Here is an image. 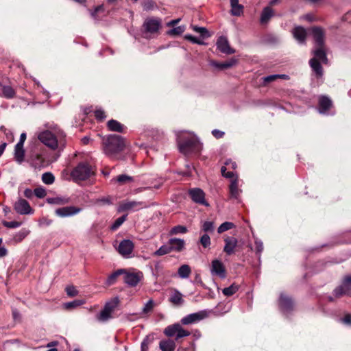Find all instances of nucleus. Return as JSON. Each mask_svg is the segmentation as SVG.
<instances>
[{
	"mask_svg": "<svg viewBox=\"0 0 351 351\" xmlns=\"http://www.w3.org/2000/svg\"><path fill=\"white\" fill-rule=\"evenodd\" d=\"M134 248V244L131 240L123 239L120 242L117 251L123 257L128 258L132 256Z\"/></svg>",
	"mask_w": 351,
	"mask_h": 351,
	"instance_id": "nucleus-9",
	"label": "nucleus"
},
{
	"mask_svg": "<svg viewBox=\"0 0 351 351\" xmlns=\"http://www.w3.org/2000/svg\"><path fill=\"white\" fill-rule=\"evenodd\" d=\"M47 203L50 204H56V205H65L69 204L71 202L69 197H49L47 199Z\"/></svg>",
	"mask_w": 351,
	"mask_h": 351,
	"instance_id": "nucleus-30",
	"label": "nucleus"
},
{
	"mask_svg": "<svg viewBox=\"0 0 351 351\" xmlns=\"http://www.w3.org/2000/svg\"><path fill=\"white\" fill-rule=\"evenodd\" d=\"M238 290H239V286L236 285L235 284H232L230 287L224 288L222 290V293L226 296H231L233 294H234Z\"/></svg>",
	"mask_w": 351,
	"mask_h": 351,
	"instance_id": "nucleus-41",
	"label": "nucleus"
},
{
	"mask_svg": "<svg viewBox=\"0 0 351 351\" xmlns=\"http://www.w3.org/2000/svg\"><path fill=\"white\" fill-rule=\"evenodd\" d=\"M210 271L213 275L218 276L221 278L226 277L225 267L222 262L217 259L212 261Z\"/></svg>",
	"mask_w": 351,
	"mask_h": 351,
	"instance_id": "nucleus-16",
	"label": "nucleus"
},
{
	"mask_svg": "<svg viewBox=\"0 0 351 351\" xmlns=\"http://www.w3.org/2000/svg\"><path fill=\"white\" fill-rule=\"evenodd\" d=\"M14 210L20 215H29L34 213L29 204L24 199H19L14 204Z\"/></svg>",
	"mask_w": 351,
	"mask_h": 351,
	"instance_id": "nucleus-13",
	"label": "nucleus"
},
{
	"mask_svg": "<svg viewBox=\"0 0 351 351\" xmlns=\"http://www.w3.org/2000/svg\"><path fill=\"white\" fill-rule=\"evenodd\" d=\"M151 342V340L149 339V337H147L144 339V340L141 343V351H148L149 349V345Z\"/></svg>",
	"mask_w": 351,
	"mask_h": 351,
	"instance_id": "nucleus-57",
	"label": "nucleus"
},
{
	"mask_svg": "<svg viewBox=\"0 0 351 351\" xmlns=\"http://www.w3.org/2000/svg\"><path fill=\"white\" fill-rule=\"evenodd\" d=\"M309 64L315 72L317 77H321L323 75V68L321 64L317 61L315 58H313L309 60Z\"/></svg>",
	"mask_w": 351,
	"mask_h": 351,
	"instance_id": "nucleus-28",
	"label": "nucleus"
},
{
	"mask_svg": "<svg viewBox=\"0 0 351 351\" xmlns=\"http://www.w3.org/2000/svg\"><path fill=\"white\" fill-rule=\"evenodd\" d=\"M168 244L171 246L172 252H180L184 249L185 241L182 239L171 238L168 241Z\"/></svg>",
	"mask_w": 351,
	"mask_h": 351,
	"instance_id": "nucleus-22",
	"label": "nucleus"
},
{
	"mask_svg": "<svg viewBox=\"0 0 351 351\" xmlns=\"http://www.w3.org/2000/svg\"><path fill=\"white\" fill-rule=\"evenodd\" d=\"M42 181L46 184H51L55 181V177L51 172H46L42 175Z\"/></svg>",
	"mask_w": 351,
	"mask_h": 351,
	"instance_id": "nucleus-44",
	"label": "nucleus"
},
{
	"mask_svg": "<svg viewBox=\"0 0 351 351\" xmlns=\"http://www.w3.org/2000/svg\"><path fill=\"white\" fill-rule=\"evenodd\" d=\"M170 292L169 301L174 306H182L184 302L182 293L176 289H171Z\"/></svg>",
	"mask_w": 351,
	"mask_h": 351,
	"instance_id": "nucleus-18",
	"label": "nucleus"
},
{
	"mask_svg": "<svg viewBox=\"0 0 351 351\" xmlns=\"http://www.w3.org/2000/svg\"><path fill=\"white\" fill-rule=\"evenodd\" d=\"M107 125L110 131L123 132V125L116 120L111 119L108 121Z\"/></svg>",
	"mask_w": 351,
	"mask_h": 351,
	"instance_id": "nucleus-33",
	"label": "nucleus"
},
{
	"mask_svg": "<svg viewBox=\"0 0 351 351\" xmlns=\"http://www.w3.org/2000/svg\"><path fill=\"white\" fill-rule=\"evenodd\" d=\"M292 34L294 38L297 40L298 43L301 44H304L306 43L307 34L306 29L304 27L301 26L295 27L293 29Z\"/></svg>",
	"mask_w": 351,
	"mask_h": 351,
	"instance_id": "nucleus-21",
	"label": "nucleus"
},
{
	"mask_svg": "<svg viewBox=\"0 0 351 351\" xmlns=\"http://www.w3.org/2000/svg\"><path fill=\"white\" fill-rule=\"evenodd\" d=\"M0 97H4L5 99H13L16 96L15 90L10 86L3 85L1 83L0 84Z\"/></svg>",
	"mask_w": 351,
	"mask_h": 351,
	"instance_id": "nucleus-25",
	"label": "nucleus"
},
{
	"mask_svg": "<svg viewBox=\"0 0 351 351\" xmlns=\"http://www.w3.org/2000/svg\"><path fill=\"white\" fill-rule=\"evenodd\" d=\"M66 294L70 297L76 296L78 294V291L74 286H68L65 289Z\"/></svg>",
	"mask_w": 351,
	"mask_h": 351,
	"instance_id": "nucleus-54",
	"label": "nucleus"
},
{
	"mask_svg": "<svg viewBox=\"0 0 351 351\" xmlns=\"http://www.w3.org/2000/svg\"><path fill=\"white\" fill-rule=\"evenodd\" d=\"M94 169L87 162L79 163L71 171V176L75 182L86 180L93 176Z\"/></svg>",
	"mask_w": 351,
	"mask_h": 351,
	"instance_id": "nucleus-3",
	"label": "nucleus"
},
{
	"mask_svg": "<svg viewBox=\"0 0 351 351\" xmlns=\"http://www.w3.org/2000/svg\"><path fill=\"white\" fill-rule=\"evenodd\" d=\"M154 306V302L152 299H150L143 308V313L146 314L151 312L153 310Z\"/></svg>",
	"mask_w": 351,
	"mask_h": 351,
	"instance_id": "nucleus-51",
	"label": "nucleus"
},
{
	"mask_svg": "<svg viewBox=\"0 0 351 351\" xmlns=\"http://www.w3.org/2000/svg\"><path fill=\"white\" fill-rule=\"evenodd\" d=\"M24 156L25 150L23 146H18V145H16L14 147V158L16 161L21 164L24 160Z\"/></svg>",
	"mask_w": 351,
	"mask_h": 351,
	"instance_id": "nucleus-35",
	"label": "nucleus"
},
{
	"mask_svg": "<svg viewBox=\"0 0 351 351\" xmlns=\"http://www.w3.org/2000/svg\"><path fill=\"white\" fill-rule=\"evenodd\" d=\"M127 215H123L115 220V221L112 224L110 229L112 230H116L118 229L123 223L126 220Z\"/></svg>",
	"mask_w": 351,
	"mask_h": 351,
	"instance_id": "nucleus-47",
	"label": "nucleus"
},
{
	"mask_svg": "<svg viewBox=\"0 0 351 351\" xmlns=\"http://www.w3.org/2000/svg\"><path fill=\"white\" fill-rule=\"evenodd\" d=\"M95 116L99 121H103L106 119V116L105 112L101 109H97L95 111Z\"/></svg>",
	"mask_w": 351,
	"mask_h": 351,
	"instance_id": "nucleus-56",
	"label": "nucleus"
},
{
	"mask_svg": "<svg viewBox=\"0 0 351 351\" xmlns=\"http://www.w3.org/2000/svg\"><path fill=\"white\" fill-rule=\"evenodd\" d=\"M185 30L184 26H178L167 32V34L170 36H176L182 34Z\"/></svg>",
	"mask_w": 351,
	"mask_h": 351,
	"instance_id": "nucleus-49",
	"label": "nucleus"
},
{
	"mask_svg": "<svg viewBox=\"0 0 351 351\" xmlns=\"http://www.w3.org/2000/svg\"><path fill=\"white\" fill-rule=\"evenodd\" d=\"M312 53L314 55L313 58H315L317 61L319 60L324 64L328 63L325 46L315 47V49L312 51Z\"/></svg>",
	"mask_w": 351,
	"mask_h": 351,
	"instance_id": "nucleus-24",
	"label": "nucleus"
},
{
	"mask_svg": "<svg viewBox=\"0 0 351 351\" xmlns=\"http://www.w3.org/2000/svg\"><path fill=\"white\" fill-rule=\"evenodd\" d=\"M202 230L204 233L213 232L214 230V223L212 221H204L202 226Z\"/></svg>",
	"mask_w": 351,
	"mask_h": 351,
	"instance_id": "nucleus-48",
	"label": "nucleus"
},
{
	"mask_svg": "<svg viewBox=\"0 0 351 351\" xmlns=\"http://www.w3.org/2000/svg\"><path fill=\"white\" fill-rule=\"evenodd\" d=\"M184 38L193 43H197V44H199V45L203 44V42L201 41L199 38H197L191 34L185 35Z\"/></svg>",
	"mask_w": 351,
	"mask_h": 351,
	"instance_id": "nucleus-58",
	"label": "nucleus"
},
{
	"mask_svg": "<svg viewBox=\"0 0 351 351\" xmlns=\"http://www.w3.org/2000/svg\"><path fill=\"white\" fill-rule=\"evenodd\" d=\"M333 294L337 298H340L343 295H351V285L349 283H346V280L343 278L342 283L340 286L337 287L333 291Z\"/></svg>",
	"mask_w": 351,
	"mask_h": 351,
	"instance_id": "nucleus-17",
	"label": "nucleus"
},
{
	"mask_svg": "<svg viewBox=\"0 0 351 351\" xmlns=\"http://www.w3.org/2000/svg\"><path fill=\"white\" fill-rule=\"evenodd\" d=\"M199 243L204 248L209 247L211 244L209 235L207 233L203 234L199 239Z\"/></svg>",
	"mask_w": 351,
	"mask_h": 351,
	"instance_id": "nucleus-45",
	"label": "nucleus"
},
{
	"mask_svg": "<svg viewBox=\"0 0 351 351\" xmlns=\"http://www.w3.org/2000/svg\"><path fill=\"white\" fill-rule=\"evenodd\" d=\"M123 272H124V269H119L114 271V273H112L111 275H110L106 280V285L110 286L114 284L117 277L119 276L120 275H122Z\"/></svg>",
	"mask_w": 351,
	"mask_h": 351,
	"instance_id": "nucleus-36",
	"label": "nucleus"
},
{
	"mask_svg": "<svg viewBox=\"0 0 351 351\" xmlns=\"http://www.w3.org/2000/svg\"><path fill=\"white\" fill-rule=\"evenodd\" d=\"M123 281L130 287H136L138 283L143 278V274L140 271H136L134 269H124Z\"/></svg>",
	"mask_w": 351,
	"mask_h": 351,
	"instance_id": "nucleus-6",
	"label": "nucleus"
},
{
	"mask_svg": "<svg viewBox=\"0 0 351 351\" xmlns=\"http://www.w3.org/2000/svg\"><path fill=\"white\" fill-rule=\"evenodd\" d=\"M119 304L118 298L107 302L104 308L97 315V319L99 322H105L112 317V313Z\"/></svg>",
	"mask_w": 351,
	"mask_h": 351,
	"instance_id": "nucleus-7",
	"label": "nucleus"
},
{
	"mask_svg": "<svg viewBox=\"0 0 351 351\" xmlns=\"http://www.w3.org/2000/svg\"><path fill=\"white\" fill-rule=\"evenodd\" d=\"M225 245L223 247V252L227 255H231L234 253V250L238 244V241L235 237H227L224 239Z\"/></svg>",
	"mask_w": 351,
	"mask_h": 351,
	"instance_id": "nucleus-20",
	"label": "nucleus"
},
{
	"mask_svg": "<svg viewBox=\"0 0 351 351\" xmlns=\"http://www.w3.org/2000/svg\"><path fill=\"white\" fill-rule=\"evenodd\" d=\"M147 207V205L143 202L128 201L122 202L119 206L118 211L138 210Z\"/></svg>",
	"mask_w": 351,
	"mask_h": 351,
	"instance_id": "nucleus-12",
	"label": "nucleus"
},
{
	"mask_svg": "<svg viewBox=\"0 0 351 351\" xmlns=\"http://www.w3.org/2000/svg\"><path fill=\"white\" fill-rule=\"evenodd\" d=\"M103 10V6L102 5H99V6L96 7L95 8V10L91 12L92 17L94 18V19H96L97 18V12H99L100 10Z\"/></svg>",
	"mask_w": 351,
	"mask_h": 351,
	"instance_id": "nucleus-63",
	"label": "nucleus"
},
{
	"mask_svg": "<svg viewBox=\"0 0 351 351\" xmlns=\"http://www.w3.org/2000/svg\"><path fill=\"white\" fill-rule=\"evenodd\" d=\"M234 224L232 222L226 221L221 223L217 229V232L219 234H221L225 231L229 230L233 228H234Z\"/></svg>",
	"mask_w": 351,
	"mask_h": 351,
	"instance_id": "nucleus-42",
	"label": "nucleus"
},
{
	"mask_svg": "<svg viewBox=\"0 0 351 351\" xmlns=\"http://www.w3.org/2000/svg\"><path fill=\"white\" fill-rule=\"evenodd\" d=\"M192 29L195 32L199 33L200 34V36L202 37V38H206L210 37V34H209L208 31L206 29V28H205V27L193 25Z\"/></svg>",
	"mask_w": 351,
	"mask_h": 351,
	"instance_id": "nucleus-43",
	"label": "nucleus"
},
{
	"mask_svg": "<svg viewBox=\"0 0 351 351\" xmlns=\"http://www.w3.org/2000/svg\"><path fill=\"white\" fill-rule=\"evenodd\" d=\"M34 195L38 198H43L46 196L47 192L43 187H37L34 191Z\"/></svg>",
	"mask_w": 351,
	"mask_h": 351,
	"instance_id": "nucleus-52",
	"label": "nucleus"
},
{
	"mask_svg": "<svg viewBox=\"0 0 351 351\" xmlns=\"http://www.w3.org/2000/svg\"><path fill=\"white\" fill-rule=\"evenodd\" d=\"M188 231L187 228L184 226H176L169 231V235H176L179 234H185Z\"/></svg>",
	"mask_w": 351,
	"mask_h": 351,
	"instance_id": "nucleus-38",
	"label": "nucleus"
},
{
	"mask_svg": "<svg viewBox=\"0 0 351 351\" xmlns=\"http://www.w3.org/2000/svg\"><path fill=\"white\" fill-rule=\"evenodd\" d=\"M212 134L217 138H221L223 136L224 132L215 129L212 131Z\"/></svg>",
	"mask_w": 351,
	"mask_h": 351,
	"instance_id": "nucleus-62",
	"label": "nucleus"
},
{
	"mask_svg": "<svg viewBox=\"0 0 351 351\" xmlns=\"http://www.w3.org/2000/svg\"><path fill=\"white\" fill-rule=\"evenodd\" d=\"M289 76L285 74H274L263 77V84L266 85L278 79L289 80Z\"/></svg>",
	"mask_w": 351,
	"mask_h": 351,
	"instance_id": "nucleus-31",
	"label": "nucleus"
},
{
	"mask_svg": "<svg viewBox=\"0 0 351 351\" xmlns=\"http://www.w3.org/2000/svg\"><path fill=\"white\" fill-rule=\"evenodd\" d=\"M191 273V268L189 265H182L178 269V274L180 278H187Z\"/></svg>",
	"mask_w": 351,
	"mask_h": 351,
	"instance_id": "nucleus-32",
	"label": "nucleus"
},
{
	"mask_svg": "<svg viewBox=\"0 0 351 351\" xmlns=\"http://www.w3.org/2000/svg\"><path fill=\"white\" fill-rule=\"evenodd\" d=\"M319 111L320 113H324L332 106L331 99L326 96H322L319 99Z\"/></svg>",
	"mask_w": 351,
	"mask_h": 351,
	"instance_id": "nucleus-27",
	"label": "nucleus"
},
{
	"mask_svg": "<svg viewBox=\"0 0 351 351\" xmlns=\"http://www.w3.org/2000/svg\"><path fill=\"white\" fill-rule=\"evenodd\" d=\"M280 307L283 311H290L293 309V302L291 298L281 294L279 299Z\"/></svg>",
	"mask_w": 351,
	"mask_h": 351,
	"instance_id": "nucleus-23",
	"label": "nucleus"
},
{
	"mask_svg": "<svg viewBox=\"0 0 351 351\" xmlns=\"http://www.w3.org/2000/svg\"><path fill=\"white\" fill-rule=\"evenodd\" d=\"M341 321L346 324H351V315H346L345 317L341 319Z\"/></svg>",
	"mask_w": 351,
	"mask_h": 351,
	"instance_id": "nucleus-64",
	"label": "nucleus"
},
{
	"mask_svg": "<svg viewBox=\"0 0 351 351\" xmlns=\"http://www.w3.org/2000/svg\"><path fill=\"white\" fill-rule=\"evenodd\" d=\"M3 225L5 227L9 228H16L19 227L21 225V222L18 221H3Z\"/></svg>",
	"mask_w": 351,
	"mask_h": 351,
	"instance_id": "nucleus-55",
	"label": "nucleus"
},
{
	"mask_svg": "<svg viewBox=\"0 0 351 351\" xmlns=\"http://www.w3.org/2000/svg\"><path fill=\"white\" fill-rule=\"evenodd\" d=\"M171 252H172V250L171 249V246L167 243L166 245H163L161 247H160V248L154 253V256H163V255L167 254Z\"/></svg>",
	"mask_w": 351,
	"mask_h": 351,
	"instance_id": "nucleus-39",
	"label": "nucleus"
},
{
	"mask_svg": "<svg viewBox=\"0 0 351 351\" xmlns=\"http://www.w3.org/2000/svg\"><path fill=\"white\" fill-rule=\"evenodd\" d=\"M154 3L152 0H147L144 3L143 8L146 10H150L154 8Z\"/></svg>",
	"mask_w": 351,
	"mask_h": 351,
	"instance_id": "nucleus-61",
	"label": "nucleus"
},
{
	"mask_svg": "<svg viewBox=\"0 0 351 351\" xmlns=\"http://www.w3.org/2000/svg\"><path fill=\"white\" fill-rule=\"evenodd\" d=\"M243 12V6L241 4L231 6V14L233 16H240Z\"/></svg>",
	"mask_w": 351,
	"mask_h": 351,
	"instance_id": "nucleus-50",
	"label": "nucleus"
},
{
	"mask_svg": "<svg viewBox=\"0 0 351 351\" xmlns=\"http://www.w3.org/2000/svg\"><path fill=\"white\" fill-rule=\"evenodd\" d=\"M38 138L50 149L53 150L58 149V143L57 138L49 130L43 131L38 134Z\"/></svg>",
	"mask_w": 351,
	"mask_h": 351,
	"instance_id": "nucleus-8",
	"label": "nucleus"
},
{
	"mask_svg": "<svg viewBox=\"0 0 351 351\" xmlns=\"http://www.w3.org/2000/svg\"><path fill=\"white\" fill-rule=\"evenodd\" d=\"M274 16V11L270 7H266L263 9L261 16V23H266Z\"/></svg>",
	"mask_w": 351,
	"mask_h": 351,
	"instance_id": "nucleus-34",
	"label": "nucleus"
},
{
	"mask_svg": "<svg viewBox=\"0 0 351 351\" xmlns=\"http://www.w3.org/2000/svg\"><path fill=\"white\" fill-rule=\"evenodd\" d=\"M255 248H256V253L258 255H260L261 254V252H263V242L261 241L256 240L255 241Z\"/></svg>",
	"mask_w": 351,
	"mask_h": 351,
	"instance_id": "nucleus-60",
	"label": "nucleus"
},
{
	"mask_svg": "<svg viewBox=\"0 0 351 351\" xmlns=\"http://www.w3.org/2000/svg\"><path fill=\"white\" fill-rule=\"evenodd\" d=\"M164 334L168 337H175V340L190 335V332L184 330L180 324H174L166 327L164 330Z\"/></svg>",
	"mask_w": 351,
	"mask_h": 351,
	"instance_id": "nucleus-5",
	"label": "nucleus"
},
{
	"mask_svg": "<svg viewBox=\"0 0 351 351\" xmlns=\"http://www.w3.org/2000/svg\"><path fill=\"white\" fill-rule=\"evenodd\" d=\"M208 316L206 311H201L197 313H191L184 317L181 319V323L184 325H189L198 322Z\"/></svg>",
	"mask_w": 351,
	"mask_h": 351,
	"instance_id": "nucleus-11",
	"label": "nucleus"
},
{
	"mask_svg": "<svg viewBox=\"0 0 351 351\" xmlns=\"http://www.w3.org/2000/svg\"><path fill=\"white\" fill-rule=\"evenodd\" d=\"M82 208L73 206H64L56 209L55 214L62 218L69 217L77 215Z\"/></svg>",
	"mask_w": 351,
	"mask_h": 351,
	"instance_id": "nucleus-10",
	"label": "nucleus"
},
{
	"mask_svg": "<svg viewBox=\"0 0 351 351\" xmlns=\"http://www.w3.org/2000/svg\"><path fill=\"white\" fill-rule=\"evenodd\" d=\"M178 147L180 152L184 154L193 152H199L202 149V145L199 139L195 136H189L182 141L181 140L179 141Z\"/></svg>",
	"mask_w": 351,
	"mask_h": 351,
	"instance_id": "nucleus-4",
	"label": "nucleus"
},
{
	"mask_svg": "<svg viewBox=\"0 0 351 351\" xmlns=\"http://www.w3.org/2000/svg\"><path fill=\"white\" fill-rule=\"evenodd\" d=\"M159 347L162 351H174L176 343L171 339L162 340L160 341Z\"/></svg>",
	"mask_w": 351,
	"mask_h": 351,
	"instance_id": "nucleus-29",
	"label": "nucleus"
},
{
	"mask_svg": "<svg viewBox=\"0 0 351 351\" xmlns=\"http://www.w3.org/2000/svg\"><path fill=\"white\" fill-rule=\"evenodd\" d=\"M84 303V300H74L64 304L66 308H75Z\"/></svg>",
	"mask_w": 351,
	"mask_h": 351,
	"instance_id": "nucleus-53",
	"label": "nucleus"
},
{
	"mask_svg": "<svg viewBox=\"0 0 351 351\" xmlns=\"http://www.w3.org/2000/svg\"><path fill=\"white\" fill-rule=\"evenodd\" d=\"M115 180L119 184H125L127 182H132L133 181V178L131 177V176H129L128 175L122 174V175L118 176L115 178Z\"/></svg>",
	"mask_w": 351,
	"mask_h": 351,
	"instance_id": "nucleus-46",
	"label": "nucleus"
},
{
	"mask_svg": "<svg viewBox=\"0 0 351 351\" xmlns=\"http://www.w3.org/2000/svg\"><path fill=\"white\" fill-rule=\"evenodd\" d=\"M125 143L123 138L117 134L108 136L104 142V152L108 156L120 152L123 149Z\"/></svg>",
	"mask_w": 351,
	"mask_h": 351,
	"instance_id": "nucleus-1",
	"label": "nucleus"
},
{
	"mask_svg": "<svg viewBox=\"0 0 351 351\" xmlns=\"http://www.w3.org/2000/svg\"><path fill=\"white\" fill-rule=\"evenodd\" d=\"M237 63V60L234 58H231L230 60L226 61L224 62H218L216 61H211L210 64L219 70H223L228 68H230L234 66Z\"/></svg>",
	"mask_w": 351,
	"mask_h": 351,
	"instance_id": "nucleus-26",
	"label": "nucleus"
},
{
	"mask_svg": "<svg viewBox=\"0 0 351 351\" xmlns=\"http://www.w3.org/2000/svg\"><path fill=\"white\" fill-rule=\"evenodd\" d=\"M162 27V20L157 17L147 18L142 25L145 38H152L159 34Z\"/></svg>",
	"mask_w": 351,
	"mask_h": 351,
	"instance_id": "nucleus-2",
	"label": "nucleus"
},
{
	"mask_svg": "<svg viewBox=\"0 0 351 351\" xmlns=\"http://www.w3.org/2000/svg\"><path fill=\"white\" fill-rule=\"evenodd\" d=\"M315 47L325 46V32L320 27H313L311 29Z\"/></svg>",
	"mask_w": 351,
	"mask_h": 351,
	"instance_id": "nucleus-14",
	"label": "nucleus"
},
{
	"mask_svg": "<svg viewBox=\"0 0 351 351\" xmlns=\"http://www.w3.org/2000/svg\"><path fill=\"white\" fill-rule=\"evenodd\" d=\"M29 233V230L26 229H22L19 232L16 233L13 237V241L15 243H19L22 241Z\"/></svg>",
	"mask_w": 351,
	"mask_h": 351,
	"instance_id": "nucleus-37",
	"label": "nucleus"
},
{
	"mask_svg": "<svg viewBox=\"0 0 351 351\" xmlns=\"http://www.w3.org/2000/svg\"><path fill=\"white\" fill-rule=\"evenodd\" d=\"M227 169L226 167L223 166L221 169V173L223 176L227 178H232L234 177V173L232 171H226Z\"/></svg>",
	"mask_w": 351,
	"mask_h": 351,
	"instance_id": "nucleus-59",
	"label": "nucleus"
},
{
	"mask_svg": "<svg viewBox=\"0 0 351 351\" xmlns=\"http://www.w3.org/2000/svg\"><path fill=\"white\" fill-rule=\"evenodd\" d=\"M189 193L194 202L206 206H208V204L205 200V193L202 189L194 188L191 189Z\"/></svg>",
	"mask_w": 351,
	"mask_h": 351,
	"instance_id": "nucleus-15",
	"label": "nucleus"
},
{
	"mask_svg": "<svg viewBox=\"0 0 351 351\" xmlns=\"http://www.w3.org/2000/svg\"><path fill=\"white\" fill-rule=\"evenodd\" d=\"M230 193L231 197L234 198H237L239 195V189L238 187V182L237 180H234L231 182L230 186Z\"/></svg>",
	"mask_w": 351,
	"mask_h": 351,
	"instance_id": "nucleus-40",
	"label": "nucleus"
},
{
	"mask_svg": "<svg viewBox=\"0 0 351 351\" xmlns=\"http://www.w3.org/2000/svg\"><path fill=\"white\" fill-rule=\"evenodd\" d=\"M217 47L221 53L226 54H232L235 52V51L230 47L227 38L223 36L220 37L217 40Z\"/></svg>",
	"mask_w": 351,
	"mask_h": 351,
	"instance_id": "nucleus-19",
	"label": "nucleus"
}]
</instances>
